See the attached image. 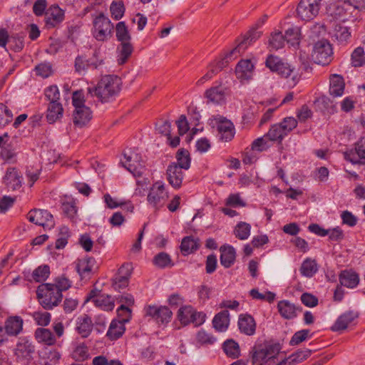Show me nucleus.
<instances>
[{"mask_svg":"<svg viewBox=\"0 0 365 365\" xmlns=\"http://www.w3.org/2000/svg\"><path fill=\"white\" fill-rule=\"evenodd\" d=\"M281 350L282 345L277 340H257L250 348L249 357L252 365H294V354L281 359Z\"/></svg>","mask_w":365,"mask_h":365,"instance_id":"1","label":"nucleus"},{"mask_svg":"<svg viewBox=\"0 0 365 365\" xmlns=\"http://www.w3.org/2000/svg\"><path fill=\"white\" fill-rule=\"evenodd\" d=\"M296 127V119L292 117L284 118L281 123L273 125L265 135L255 139L251 145V150L262 152L276 143H281L285 136Z\"/></svg>","mask_w":365,"mask_h":365,"instance_id":"2","label":"nucleus"},{"mask_svg":"<svg viewBox=\"0 0 365 365\" xmlns=\"http://www.w3.org/2000/svg\"><path fill=\"white\" fill-rule=\"evenodd\" d=\"M121 80L115 75H106L98 81L96 86L88 88V92L96 96L102 103L113 101L119 93Z\"/></svg>","mask_w":365,"mask_h":365,"instance_id":"3","label":"nucleus"},{"mask_svg":"<svg viewBox=\"0 0 365 365\" xmlns=\"http://www.w3.org/2000/svg\"><path fill=\"white\" fill-rule=\"evenodd\" d=\"M72 104L74 107L73 121L76 126L86 125L93 118V112L85 104L84 94L81 91H75L72 96Z\"/></svg>","mask_w":365,"mask_h":365,"instance_id":"4","label":"nucleus"},{"mask_svg":"<svg viewBox=\"0 0 365 365\" xmlns=\"http://www.w3.org/2000/svg\"><path fill=\"white\" fill-rule=\"evenodd\" d=\"M36 294L40 304L45 309H52L61 302L63 295L53 284L45 283L39 285Z\"/></svg>","mask_w":365,"mask_h":365,"instance_id":"5","label":"nucleus"},{"mask_svg":"<svg viewBox=\"0 0 365 365\" xmlns=\"http://www.w3.org/2000/svg\"><path fill=\"white\" fill-rule=\"evenodd\" d=\"M168 197V192L165 183L160 180L156 181L148 190V204L155 210H159L164 206Z\"/></svg>","mask_w":365,"mask_h":365,"instance_id":"6","label":"nucleus"},{"mask_svg":"<svg viewBox=\"0 0 365 365\" xmlns=\"http://www.w3.org/2000/svg\"><path fill=\"white\" fill-rule=\"evenodd\" d=\"M94 38L99 41H105L111 37L113 24L104 14H101L93 21Z\"/></svg>","mask_w":365,"mask_h":365,"instance_id":"7","label":"nucleus"},{"mask_svg":"<svg viewBox=\"0 0 365 365\" xmlns=\"http://www.w3.org/2000/svg\"><path fill=\"white\" fill-rule=\"evenodd\" d=\"M332 47L326 39L318 41L312 48V57L314 63L325 66L332 59Z\"/></svg>","mask_w":365,"mask_h":365,"instance_id":"8","label":"nucleus"},{"mask_svg":"<svg viewBox=\"0 0 365 365\" xmlns=\"http://www.w3.org/2000/svg\"><path fill=\"white\" fill-rule=\"evenodd\" d=\"M125 312L128 314L127 318H123L120 320H113L110 324L106 336L110 340H116L119 339L125 332V324L128 322L131 317L130 309L125 305H121L117 309L118 315L120 316L122 312Z\"/></svg>","mask_w":365,"mask_h":365,"instance_id":"9","label":"nucleus"},{"mask_svg":"<svg viewBox=\"0 0 365 365\" xmlns=\"http://www.w3.org/2000/svg\"><path fill=\"white\" fill-rule=\"evenodd\" d=\"M121 163L135 177L141 176L145 170V166L141 163L140 155L130 149L124 153Z\"/></svg>","mask_w":365,"mask_h":365,"instance_id":"10","label":"nucleus"},{"mask_svg":"<svg viewBox=\"0 0 365 365\" xmlns=\"http://www.w3.org/2000/svg\"><path fill=\"white\" fill-rule=\"evenodd\" d=\"M27 219L29 222L50 230L55 226L53 216L48 210L34 209L29 212Z\"/></svg>","mask_w":365,"mask_h":365,"instance_id":"11","label":"nucleus"},{"mask_svg":"<svg viewBox=\"0 0 365 365\" xmlns=\"http://www.w3.org/2000/svg\"><path fill=\"white\" fill-rule=\"evenodd\" d=\"M145 312L159 325L169 323L173 316V312L166 306L148 305L145 307Z\"/></svg>","mask_w":365,"mask_h":365,"instance_id":"12","label":"nucleus"},{"mask_svg":"<svg viewBox=\"0 0 365 365\" xmlns=\"http://www.w3.org/2000/svg\"><path fill=\"white\" fill-rule=\"evenodd\" d=\"M322 0H301L298 3V16L304 21L314 19L319 13Z\"/></svg>","mask_w":365,"mask_h":365,"instance_id":"13","label":"nucleus"},{"mask_svg":"<svg viewBox=\"0 0 365 365\" xmlns=\"http://www.w3.org/2000/svg\"><path fill=\"white\" fill-rule=\"evenodd\" d=\"M344 158L352 164L365 165V138H361L354 148L344 153Z\"/></svg>","mask_w":365,"mask_h":365,"instance_id":"14","label":"nucleus"},{"mask_svg":"<svg viewBox=\"0 0 365 365\" xmlns=\"http://www.w3.org/2000/svg\"><path fill=\"white\" fill-rule=\"evenodd\" d=\"M262 35V32L256 29H252L247 35L241 41L237 46L227 53V58H235L242 53L251 43L257 40Z\"/></svg>","mask_w":365,"mask_h":365,"instance_id":"15","label":"nucleus"},{"mask_svg":"<svg viewBox=\"0 0 365 365\" xmlns=\"http://www.w3.org/2000/svg\"><path fill=\"white\" fill-rule=\"evenodd\" d=\"M255 63L250 59H242L235 68L237 78L242 82H248L254 75Z\"/></svg>","mask_w":365,"mask_h":365,"instance_id":"16","label":"nucleus"},{"mask_svg":"<svg viewBox=\"0 0 365 365\" xmlns=\"http://www.w3.org/2000/svg\"><path fill=\"white\" fill-rule=\"evenodd\" d=\"M86 301L92 302L96 307L104 311H112L115 307L113 299L110 295L106 294L93 295L92 292L87 297Z\"/></svg>","mask_w":365,"mask_h":365,"instance_id":"17","label":"nucleus"},{"mask_svg":"<svg viewBox=\"0 0 365 365\" xmlns=\"http://www.w3.org/2000/svg\"><path fill=\"white\" fill-rule=\"evenodd\" d=\"M65 12L58 5L51 6L45 12L46 24L54 27L64 19Z\"/></svg>","mask_w":365,"mask_h":365,"instance_id":"18","label":"nucleus"},{"mask_svg":"<svg viewBox=\"0 0 365 365\" xmlns=\"http://www.w3.org/2000/svg\"><path fill=\"white\" fill-rule=\"evenodd\" d=\"M4 181L9 189L15 190L21 187L23 177L21 172L16 168H10L6 170Z\"/></svg>","mask_w":365,"mask_h":365,"instance_id":"19","label":"nucleus"},{"mask_svg":"<svg viewBox=\"0 0 365 365\" xmlns=\"http://www.w3.org/2000/svg\"><path fill=\"white\" fill-rule=\"evenodd\" d=\"M93 324L88 314L80 315L76 321V330L83 338H87L93 330Z\"/></svg>","mask_w":365,"mask_h":365,"instance_id":"20","label":"nucleus"},{"mask_svg":"<svg viewBox=\"0 0 365 365\" xmlns=\"http://www.w3.org/2000/svg\"><path fill=\"white\" fill-rule=\"evenodd\" d=\"M339 279L341 285L349 289L356 287L360 280L359 274L353 269H344L341 271L339 274Z\"/></svg>","mask_w":365,"mask_h":365,"instance_id":"21","label":"nucleus"},{"mask_svg":"<svg viewBox=\"0 0 365 365\" xmlns=\"http://www.w3.org/2000/svg\"><path fill=\"white\" fill-rule=\"evenodd\" d=\"M167 175L170 184L174 188L178 189L180 187L184 178V174L182 171V169H180L178 165H176L175 163L170 164L168 167Z\"/></svg>","mask_w":365,"mask_h":365,"instance_id":"22","label":"nucleus"},{"mask_svg":"<svg viewBox=\"0 0 365 365\" xmlns=\"http://www.w3.org/2000/svg\"><path fill=\"white\" fill-rule=\"evenodd\" d=\"M226 89L222 86L211 87L205 91V97L208 102L214 104H221L225 101Z\"/></svg>","mask_w":365,"mask_h":365,"instance_id":"23","label":"nucleus"},{"mask_svg":"<svg viewBox=\"0 0 365 365\" xmlns=\"http://www.w3.org/2000/svg\"><path fill=\"white\" fill-rule=\"evenodd\" d=\"M356 317L358 314L353 311H348L340 315L335 323L331 327L333 331H339L345 330L349 324H351Z\"/></svg>","mask_w":365,"mask_h":365,"instance_id":"24","label":"nucleus"},{"mask_svg":"<svg viewBox=\"0 0 365 365\" xmlns=\"http://www.w3.org/2000/svg\"><path fill=\"white\" fill-rule=\"evenodd\" d=\"M232 60H233V58H227L226 54L225 59H222L220 61L210 63V70L197 81V85L201 86L207 81H210L219 71H220L225 66L227 63Z\"/></svg>","mask_w":365,"mask_h":365,"instance_id":"25","label":"nucleus"},{"mask_svg":"<svg viewBox=\"0 0 365 365\" xmlns=\"http://www.w3.org/2000/svg\"><path fill=\"white\" fill-rule=\"evenodd\" d=\"M344 78L338 74H332L329 78V94L333 97L341 96L344 92Z\"/></svg>","mask_w":365,"mask_h":365,"instance_id":"26","label":"nucleus"},{"mask_svg":"<svg viewBox=\"0 0 365 365\" xmlns=\"http://www.w3.org/2000/svg\"><path fill=\"white\" fill-rule=\"evenodd\" d=\"M23 319L20 317H9L4 325V329L8 336H17L23 329Z\"/></svg>","mask_w":365,"mask_h":365,"instance_id":"27","label":"nucleus"},{"mask_svg":"<svg viewBox=\"0 0 365 365\" xmlns=\"http://www.w3.org/2000/svg\"><path fill=\"white\" fill-rule=\"evenodd\" d=\"M238 327L242 333L252 336L255 333L256 323L254 318L248 314H241L238 319Z\"/></svg>","mask_w":365,"mask_h":365,"instance_id":"28","label":"nucleus"},{"mask_svg":"<svg viewBox=\"0 0 365 365\" xmlns=\"http://www.w3.org/2000/svg\"><path fill=\"white\" fill-rule=\"evenodd\" d=\"M217 130L220 135V138L222 140L228 142L234 138L235 128L230 120L226 119L220 120L217 125Z\"/></svg>","mask_w":365,"mask_h":365,"instance_id":"29","label":"nucleus"},{"mask_svg":"<svg viewBox=\"0 0 365 365\" xmlns=\"http://www.w3.org/2000/svg\"><path fill=\"white\" fill-rule=\"evenodd\" d=\"M220 263L226 268L231 267L236 257V252L235 248L229 245H223L220 249Z\"/></svg>","mask_w":365,"mask_h":365,"instance_id":"30","label":"nucleus"},{"mask_svg":"<svg viewBox=\"0 0 365 365\" xmlns=\"http://www.w3.org/2000/svg\"><path fill=\"white\" fill-rule=\"evenodd\" d=\"M319 270V265L315 259L307 257L301 264L299 272L302 276L307 278L313 277Z\"/></svg>","mask_w":365,"mask_h":365,"instance_id":"31","label":"nucleus"},{"mask_svg":"<svg viewBox=\"0 0 365 365\" xmlns=\"http://www.w3.org/2000/svg\"><path fill=\"white\" fill-rule=\"evenodd\" d=\"M63 108L60 102H50L46 110V120L49 123H53L63 117Z\"/></svg>","mask_w":365,"mask_h":365,"instance_id":"32","label":"nucleus"},{"mask_svg":"<svg viewBox=\"0 0 365 365\" xmlns=\"http://www.w3.org/2000/svg\"><path fill=\"white\" fill-rule=\"evenodd\" d=\"M212 324L217 331H225L230 324L229 312L224 310L217 314L212 319Z\"/></svg>","mask_w":365,"mask_h":365,"instance_id":"33","label":"nucleus"},{"mask_svg":"<svg viewBox=\"0 0 365 365\" xmlns=\"http://www.w3.org/2000/svg\"><path fill=\"white\" fill-rule=\"evenodd\" d=\"M34 351V346L28 340H21L16 348L15 354L17 358L21 359H29L31 354Z\"/></svg>","mask_w":365,"mask_h":365,"instance_id":"34","label":"nucleus"},{"mask_svg":"<svg viewBox=\"0 0 365 365\" xmlns=\"http://www.w3.org/2000/svg\"><path fill=\"white\" fill-rule=\"evenodd\" d=\"M62 211L66 217L73 222H76L79 218L78 215V207L75 200L71 199L65 201L61 205Z\"/></svg>","mask_w":365,"mask_h":365,"instance_id":"35","label":"nucleus"},{"mask_svg":"<svg viewBox=\"0 0 365 365\" xmlns=\"http://www.w3.org/2000/svg\"><path fill=\"white\" fill-rule=\"evenodd\" d=\"M35 337L38 342L51 346L56 343V338L51 330L45 328H38L35 331Z\"/></svg>","mask_w":365,"mask_h":365,"instance_id":"36","label":"nucleus"},{"mask_svg":"<svg viewBox=\"0 0 365 365\" xmlns=\"http://www.w3.org/2000/svg\"><path fill=\"white\" fill-rule=\"evenodd\" d=\"M133 51V48L130 42L121 43L118 48L117 61L118 64H124L131 56Z\"/></svg>","mask_w":365,"mask_h":365,"instance_id":"37","label":"nucleus"},{"mask_svg":"<svg viewBox=\"0 0 365 365\" xmlns=\"http://www.w3.org/2000/svg\"><path fill=\"white\" fill-rule=\"evenodd\" d=\"M251 234V225L245 222H238L234 228L235 236L240 240H245L249 238Z\"/></svg>","mask_w":365,"mask_h":365,"instance_id":"38","label":"nucleus"},{"mask_svg":"<svg viewBox=\"0 0 365 365\" xmlns=\"http://www.w3.org/2000/svg\"><path fill=\"white\" fill-rule=\"evenodd\" d=\"M199 247L198 240L191 236H187L182 240L180 248L184 255H189Z\"/></svg>","mask_w":365,"mask_h":365,"instance_id":"39","label":"nucleus"},{"mask_svg":"<svg viewBox=\"0 0 365 365\" xmlns=\"http://www.w3.org/2000/svg\"><path fill=\"white\" fill-rule=\"evenodd\" d=\"M94 259L93 258H83L79 259L77 263V271L81 277H86L89 274L93 267Z\"/></svg>","mask_w":365,"mask_h":365,"instance_id":"40","label":"nucleus"},{"mask_svg":"<svg viewBox=\"0 0 365 365\" xmlns=\"http://www.w3.org/2000/svg\"><path fill=\"white\" fill-rule=\"evenodd\" d=\"M299 60L301 62L300 69L304 70L306 75L304 77H302L303 74L302 73L299 77L298 78V80L299 78H309V75L311 74L312 71V68L310 66L309 53H307L306 51H300Z\"/></svg>","mask_w":365,"mask_h":365,"instance_id":"41","label":"nucleus"},{"mask_svg":"<svg viewBox=\"0 0 365 365\" xmlns=\"http://www.w3.org/2000/svg\"><path fill=\"white\" fill-rule=\"evenodd\" d=\"M223 349L225 354L232 359H237L240 355L239 344L234 340H227L223 344Z\"/></svg>","mask_w":365,"mask_h":365,"instance_id":"42","label":"nucleus"},{"mask_svg":"<svg viewBox=\"0 0 365 365\" xmlns=\"http://www.w3.org/2000/svg\"><path fill=\"white\" fill-rule=\"evenodd\" d=\"M89 356L88 348L83 343L76 345L71 354L72 358L78 361H83L88 359Z\"/></svg>","mask_w":365,"mask_h":365,"instance_id":"43","label":"nucleus"},{"mask_svg":"<svg viewBox=\"0 0 365 365\" xmlns=\"http://www.w3.org/2000/svg\"><path fill=\"white\" fill-rule=\"evenodd\" d=\"M278 309L280 314L286 319H290L295 316V306L288 301L284 300L279 302L278 304Z\"/></svg>","mask_w":365,"mask_h":365,"instance_id":"44","label":"nucleus"},{"mask_svg":"<svg viewBox=\"0 0 365 365\" xmlns=\"http://www.w3.org/2000/svg\"><path fill=\"white\" fill-rule=\"evenodd\" d=\"M193 307L190 305L182 307L178 312V319L181 324L185 326L191 323Z\"/></svg>","mask_w":365,"mask_h":365,"instance_id":"45","label":"nucleus"},{"mask_svg":"<svg viewBox=\"0 0 365 365\" xmlns=\"http://www.w3.org/2000/svg\"><path fill=\"white\" fill-rule=\"evenodd\" d=\"M351 63L354 67H360L365 64V53L362 47L359 46L353 51Z\"/></svg>","mask_w":365,"mask_h":365,"instance_id":"46","label":"nucleus"},{"mask_svg":"<svg viewBox=\"0 0 365 365\" xmlns=\"http://www.w3.org/2000/svg\"><path fill=\"white\" fill-rule=\"evenodd\" d=\"M116 37L121 43L130 42V35L124 21H120L115 26Z\"/></svg>","mask_w":365,"mask_h":365,"instance_id":"47","label":"nucleus"},{"mask_svg":"<svg viewBox=\"0 0 365 365\" xmlns=\"http://www.w3.org/2000/svg\"><path fill=\"white\" fill-rule=\"evenodd\" d=\"M334 36L339 43L344 44L349 39L351 33L346 26L336 25L334 29Z\"/></svg>","mask_w":365,"mask_h":365,"instance_id":"48","label":"nucleus"},{"mask_svg":"<svg viewBox=\"0 0 365 365\" xmlns=\"http://www.w3.org/2000/svg\"><path fill=\"white\" fill-rule=\"evenodd\" d=\"M50 269L47 265L39 266L32 273V278L37 282L45 281L49 276Z\"/></svg>","mask_w":365,"mask_h":365,"instance_id":"49","label":"nucleus"},{"mask_svg":"<svg viewBox=\"0 0 365 365\" xmlns=\"http://www.w3.org/2000/svg\"><path fill=\"white\" fill-rule=\"evenodd\" d=\"M285 39L280 31L271 34L269 40V47L273 50H278L284 46Z\"/></svg>","mask_w":365,"mask_h":365,"instance_id":"50","label":"nucleus"},{"mask_svg":"<svg viewBox=\"0 0 365 365\" xmlns=\"http://www.w3.org/2000/svg\"><path fill=\"white\" fill-rule=\"evenodd\" d=\"M177 163L180 169L188 170L190 167V158L188 151L182 150L177 153Z\"/></svg>","mask_w":365,"mask_h":365,"instance_id":"51","label":"nucleus"},{"mask_svg":"<svg viewBox=\"0 0 365 365\" xmlns=\"http://www.w3.org/2000/svg\"><path fill=\"white\" fill-rule=\"evenodd\" d=\"M13 115L8 107L3 103H0V128H4L11 122Z\"/></svg>","mask_w":365,"mask_h":365,"instance_id":"52","label":"nucleus"},{"mask_svg":"<svg viewBox=\"0 0 365 365\" xmlns=\"http://www.w3.org/2000/svg\"><path fill=\"white\" fill-rule=\"evenodd\" d=\"M32 317L38 325L46 327L50 323L51 315L47 312L38 311L32 314Z\"/></svg>","mask_w":365,"mask_h":365,"instance_id":"53","label":"nucleus"},{"mask_svg":"<svg viewBox=\"0 0 365 365\" xmlns=\"http://www.w3.org/2000/svg\"><path fill=\"white\" fill-rule=\"evenodd\" d=\"M112 17L115 20L120 19L125 12V7L122 1H113L110 6Z\"/></svg>","mask_w":365,"mask_h":365,"instance_id":"54","label":"nucleus"},{"mask_svg":"<svg viewBox=\"0 0 365 365\" xmlns=\"http://www.w3.org/2000/svg\"><path fill=\"white\" fill-rule=\"evenodd\" d=\"M36 75L46 78L52 73V66L50 63H41L35 67Z\"/></svg>","mask_w":365,"mask_h":365,"instance_id":"55","label":"nucleus"},{"mask_svg":"<svg viewBox=\"0 0 365 365\" xmlns=\"http://www.w3.org/2000/svg\"><path fill=\"white\" fill-rule=\"evenodd\" d=\"M46 98L50 102H59L60 92L58 88L53 85L45 89Z\"/></svg>","mask_w":365,"mask_h":365,"instance_id":"56","label":"nucleus"},{"mask_svg":"<svg viewBox=\"0 0 365 365\" xmlns=\"http://www.w3.org/2000/svg\"><path fill=\"white\" fill-rule=\"evenodd\" d=\"M266 66L272 71H277L283 67V62L275 56L269 55L266 60Z\"/></svg>","mask_w":365,"mask_h":365,"instance_id":"57","label":"nucleus"},{"mask_svg":"<svg viewBox=\"0 0 365 365\" xmlns=\"http://www.w3.org/2000/svg\"><path fill=\"white\" fill-rule=\"evenodd\" d=\"M226 205L234 207H245L246 203L240 197L239 193L231 194L226 200Z\"/></svg>","mask_w":365,"mask_h":365,"instance_id":"58","label":"nucleus"},{"mask_svg":"<svg viewBox=\"0 0 365 365\" xmlns=\"http://www.w3.org/2000/svg\"><path fill=\"white\" fill-rule=\"evenodd\" d=\"M302 303L307 307H314L318 305V298L308 292L303 293L300 297Z\"/></svg>","mask_w":365,"mask_h":365,"instance_id":"59","label":"nucleus"},{"mask_svg":"<svg viewBox=\"0 0 365 365\" xmlns=\"http://www.w3.org/2000/svg\"><path fill=\"white\" fill-rule=\"evenodd\" d=\"M17 155V152L16 149L11 145H7L4 148H2L1 151V158L8 162L14 161Z\"/></svg>","mask_w":365,"mask_h":365,"instance_id":"60","label":"nucleus"},{"mask_svg":"<svg viewBox=\"0 0 365 365\" xmlns=\"http://www.w3.org/2000/svg\"><path fill=\"white\" fill-rule=\"evenodd\" d=\"M153 262L156 266L163 268L171 263V259L168 254L160 252L154 257Z\"/></svg>","mask_w":365,"mask_h":365,"instance_id":"61","label":"nucleus"},{"mask_svg":"<svg viewBox=\"0 0 365 365\" xmlns=\"http://www.w3.org/2000/svg\"><path fill=\"white\" fill-rule=\"evenodd\" d=\"M342 222L350 227H354L357 223V218L351 212L345 210L341 215Z\"/></svg>","mask_w":365,"mask_h":365,"instance_id":"62","label":"nucleus"},{"mask_svg":"<svg viewBox=\"0 0 365 365\" xmlns=\"http://www.w3.org/2000/svg\"><path fill=\"white\" fill-rule=\"evenodd\" d=\"M54 286L62 293L63 291L67 290L71 287V283L68 279L65 277H60L56 279V284Z\"/></svg>","mask_w":365,"mask_h":365,"instance_id":"63","label":"nucleus"},{"mask_svg":"<svg viewBox=\"0 0 365 365\" xmlns=\"http://www.w3.org/2000/svg\"><path fill=\"white\" fill-rule=\"evenodd\" d=\"M315 103L319 106L321 109L329 110L332 108L333 104L331 99L326 96H322L318 98Z\"/></svg>","mask_w":365,"mask_h":365,"instance_id":"64","label":"nucleus"}]
</instances>
